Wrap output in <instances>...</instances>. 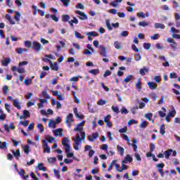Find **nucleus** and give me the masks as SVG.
<instances>
[{"instance_id":"nucleus-51","label":"nucleus","mask_w":180,"mask_h":180,"mask_svg":"<svg viewBox=\"0 0 180 180\" xmlns=\"http://www.w3.org/2000/svg\"><path fill=\"white\" fill-rule=\"evenodd\" d=\"M97 105L100 106H103V105H106V101L101 99L97 102Z\"/></svg>"},{"instance_id":"nucleus-48","label":"nucleus","mask_w":180,"mask_h":180,"mask_svg":"<svg viewBox=\"0 0 180 180\" xmlns=\"http://www.w3.org/2000/svg\"><path fill=\"white\" fill-rule=\"evenodd\" d=\"M75 36L77 39H84V35H81V34L77 31H75Z\"/></svg>"},{"instance_id":"nucleus-2","label":"nucleus","mask_w":180,"mask_h":180,"mask_svg":"<svg viewBox=\"0 0 180 180\" xmlns=\"http://www.w3.org/2000/svg\"><path fill=\"white\" fill-rule=\"evenodd\" d=\"M72 140L75 142V143H73V148L78 151V150H79V144H81V141H82V138H81V135H79V134H77L76 137H72Z\"/></svg>"},{"instance_id":"nucleus-54","label":"nucleus","mask_w":180,"mask_h":180,"mask_svg":"<svg viewBox=\"0 0 180 180\" xmlns=\"http://www.w3.org/2000/svg\"><path fill=\"white\" fill-rule=\"evenodd\" d=\"M109 75H112V72L109 70H107L103 74V77L106 78V77H109Z\"/></svg>"},{"instance_id":"nucleus-30","label":"nucleus","mask_w":180,"mask_h":180,"mask_svg":"<svg viewBox=\"0 0 180 180\" xmlns=\"http://www.w3.org/2000/svg\"><path fill=\"white\" fill-rule=\"evenodd\" d=\"M124 164H126V162H122L121 168L117 169L118 172H123L124 169H127V165Z\"/></svg>"},{"instance_id":"nucleus-61","label":"nucleus","mask_w":180,"mask_h":180,"mask_svg":"<svg viewBox=\"0 0 180 180\" xmlns=\"http://www.w3.org/2000/svg\"><path fill=\"white\" fill-rule=\"evenodd\" d=\"M24 84L25 85H26L27 86L30 85L32 84V79H27L24 81Z\"/></svg>"},{"instance_id":"nucleus-4","label":"nucleus","mask_w":180,"mask_h":180,"mask_svg":"<svg viewBox=\"0 0 180 180\" xmlns=\"http://www.w3.org/2000/svg\"><path fill=\"white\" fill-rule=\"evenodd\" d=\"M14 167L16 172L20 175V176L24 180H27L29 178V174L25 175V169H20V171L18 169V165L15 164Z\"/></svg>"},{"instance_id":"nucleus-55","label":"nucleus","mask_w":180,"mask_h":180,"mask_svg":"<svg viewBox=\"0 0 180 180\" xmlns=\"http://www.w3.org/2000/svg\"><path fill=\"white\" fill-rule=\"evenodd\" d=\"M143 47H144V49H146V50H150V49H151V44L144 43L143 44Z\"/></svg>"},{"instance_id":"nucleus-60","label":"nucleus","mask_w":180,"mask_h":180,"mask_svg":"<svg viewBox=\"0 0 180 180\" xmlns=\"http://www.w3.org/2000/svg\"><path fill=\"white\" fill-rule=\"evenodd\" d=\"M76 8L77 9H85V6L81 3L77 4Z\"/></svg>"},{"instance_id":"nucleus-62","label":"nucleus","mask_w":180,"mask_h":180,"mask_svg":"<svg viewBox=\"0 0 180 180\" xmlns=\"http://www.w3.org/2000/svg\"><path fill=\"white\" fill-rule=\"evenodd\" d=\"M145 117H146V119H148V120H151L152 117H153V113H147L145 115Z\"/></svg>"},{"instance_id":"nucleus-53","label":"nucleus","mask_w":180,"mask_h":180,"mask_svg":"<svg viewBox=\"0 0 180 180\" xmlns=\"http://www.w3.org/2000/svg\"><path fill=\"white\" fill-rule=\"evenodd\" d=\"M56 161H57L56 158H48V162H49V164H54V162H56Z\"/></svg>"},{"instance_id":"nucleus-3","label":"nucleus","mask_w":180,"mask_h":180,"mask_svg":"<svg viewBox=\"0 0 180 180\" xmlns=\"http://www.w3.org/2000/svg\"><path fill=\"white\" fill-rule=\"evenodd\" d=\"M70 139L67 137H64L62 140V144L65 148V153H71V146H70Z\"/></svg>"},{"instance_id":"nucleus-22","label":"nucleus","mask_w":180,"mask_h":180,"mask_svg":"<svg viewBox=\"0 0 180 180\" xmlns=\"http://www.w3.org/2000/svg\"><path fill=\"white\" fill-rule=\"evenodd\" d=\"M9 63H11V58H7L1 61V64L4 67H8Z\"/></svg>"},{"instance_id":"nucleus-43","label":"nucleus","mask_w":180,"mask_h":180,"mask_svg":"<svg viewBox=\"0 0 180 180\" xmlns=\"http://www.w3.org/2000/svg\"><path fill=\"white\" fill-rule=\"evenodd\" d=\"M37 127L39 130V133H44V127L41 124H38Z\"/></svg>"},{"instance_id":"nucleus-44","label":"nucleus","mask_w":180,"mask_h":180,"mask_svg":"<svg viewBox=\"0 0 180 180\" xmlns=\"http://www.w3.org/2000/svg\"><path fill=\"white\" fill-rule=\"evenodd\" d=\"M74 113H75V116L77 117H78L79 119H84V115H79L78 114V110H77V108H74Z\"/></svg>"},{"instance_id":"nucleus-15","label":"nucleus","mask_w":180,"mask_h":180,"mask_svg":"<svg viewBox=\"0 0 180 180\" xmlns=\"http://www.w3.org/2000/svg\"><path fill=\"white\" fill-rule=\"evenodd\" d=\"M110 117H112L110 115L104 117V122L105 123H106L108 127H112V122H110Z\"/></svg>"},{"instance_id":"nucleus-47","label":"nucleus","mask_w":180,"mask_h":180,"mask_svg":"<svg viewBox=\"0 0 180 180\" xmlns=\"http://www.w3.org/2000/svg\"><path fill=\"white\" fill-rule=\"evenodd\" d=\"M42 95H43V98H45V99H51V96H50V95H49L47 91H43Z\"/></svg>"},{"instance_id":"nucleus-34","label":"nucleus","mask_w":180,"mask_h":180,"mask_svg":"<svg viewBox=\"0 0 180 180\" xmlns=\"http://www.w3.org/2000/svg\"><path fill=\"white\" fill-rule=\"evenodd\" d=\"M45 140H46V141H49L50 143H54V141H56V138L51 136H48Z\"/></svg>"},{"instance_id":"nucleus-63","label":"nucleus","mask_w":180,"mask_h":180,"mask_svg":"<svg viewBox=\"0 0 180 180\" xmlns=\"http://www.w3.org/2000/svg\"><path fill=\"white\" fill-rule=\"evenodd\" d=\"M51 18L54 22H58V17H57V15L53 14L51 15Z\"/></svg>"},{"instance_id":"nucleus-64","label":"nucleus","mask_w":180,"mask_h":180,"mask_svg":"<svg viewBox=\"0 0 180 180\" xmlns=\"http://www.w3.org/2000/svg\"><path fill=\"white\" fill-rule=\"evenodd\" d=\"M140 60H141V55L140 53H136L135 55V60L140 61Z\"/></svg>"},{"instance_id":"nucleus-21","label":"nucleus","mask_w":180,"mask_h":180,"mask_svg":"<svg viewBox=\"0 0 180 180\" xmlns=\"http://www.w3.org/2000/svg\"><path fill=\"white\" fill-rule=\"evenodd\" d=\"M139 72L141 75L144 76L146 74L148 73V68L143 67V68L140 69Z\"/></svg>"},{"instance_id":"nucleus-36","label":"nucleus","mask_w":180,"mask_h":180,"mask_svg":"<svg viewBox=\"0 0 180 180\" xmlns=\"http://www.w3.org/2000/svg\"><path fill=\"white\" fill-rule=\"evenodd\" d=\"M6 19L8 20V22L11 23V25H15V21L12 20V17L9 14L6 15Z\"/></svg>"},{"instance_id":"nucleus-25","label":"nucleus","mask_w":180,"mask_h":180,"mask_svg":"<svg viewBox=\"0 0 180 180\" xmlns=\"http://www.w3.org/2000/svg\"><path fill=\"white\" fill-rule=\"evenodd\" d=\"M71 16H70V15H62V22H69Z\"/></svg>"},{"instance_id":"nucleus-32","label":"nucleus","mask_w":180,"mask_h":180,"mask_svg":"<svg viewBox=\"0 0 180 180\" xmlns=\"http://www.w3.org/2000/svg\"><path fill=\"white\" fill-rule=\"evenodd\" d=\"M160 134H162V136H164V134H165V124H162L160 125Z\"/></svg>"},{"instance_id":"nucleus-8","label":"nucleus","mask_w":180,"mask_h":180,"mask_svg":"<svg viewBox=\"0 0 180 180\" xmlns=\"http://www.w3.org/2000/svg\"><path fill=\"white\" fill-rule=\"evenodd\" d=\"M42 147L44 148V153H47L48 154H50L51 153V149L50 147L49 146V143H47V141L46 139H44L42 141Z\"/></svg>"},{"instance_id":"nucleus-31","label":"nucleus","mask_w":180,"mask_h":180,"mask_svg":"<svg viewBox=\"0 0 180 180\" xmlns=\"http://www.w3.org/2000/svg\"><path fill=\"white\" fill-rule=\"evenodd\" d=\"M13 106H15V108H17V109H22V107L20 106V103H19V101H18V100H13Z\"/></svg>"},{"instance_id":"nucleus-19","label":"nucleus","mask_w":180,"mask_h":180,"mask_svg":"<svg viewBox=\"0 0 180 180\" xmlns=\"http://www.w3.org/2000/svg\"><path fill=\"white\" fill-rule=\"evenodd\" d=\"M172 151H174V150L169 149L164 152V155L166 160H169V157L171 156V153H172Z\"/></svg>"},{"instance_id":"nucleus-56","label":"nucleus","mask_w":180,"mask_h":180,"mask_svg":"<svg viewBox=\"0 0 180 180\" xmlns=\"http://www.w3.org/2000/svg\"><path fill=\"white\" fill-rule=\"evenodd\" d=\"M121 113L122 115H127L129 113V110L126 108V107H122L121 109Z\"/></svg>"},{"instance_id":"nucleus-17","label":"nucleus","mask_w":180,"mask_h":180,"mask_svg":"<svg viewBox=\"0 0 180 180\" xmlns=\"http://www.w3.org/2000/svg\"><path fill=\"white\" fill-rule=\"evenodd\" d=\"M86 36H87L88 40H92V39L91 37H96L98 36V32H96L95 31L87 32Z\"/></svg>"},{"instance_id":"nucleus-50","label":"nucleus","mask_w":180,"mask_h":180,"mask_svg":"<svg viewBox=\"0 0 180 180\" xmlns=\"http://www.w3.org/2000/svg\"><path fill=\"white\" fill-rule=\"evenodd\" d=\"M23 116L24 117H30V112L27 110H24Z\"/></svg>"},{"instance_id":"nucleus-5","label":"nucleus","mask_w":180,"mask_h":180,"mask_svg":"<svg viewBox=\"0 0 180 180\" xmlns=\"http://www.w3.org/2000/svg\"><path fill=\"white\" fill-rule=\"evenodd\" d=\"M98 54H100L101 57H108V49H106L103 45H100Z\"/></svg>"},{"instance_id":"nucleus-57","label":"nucleus","mask_w":180,"mask_h":180,"mask_svg":"<svg viewBox=\"0 0 180 180\" xmlns=\"http://www.w3.org/2000/svg\"><path fill=\"white\" fill-rule=\"evenodd\" d=\"M105 23L108 30H112V29H113L110 25V21H109V20H106Z\"/></svg>"},{"instance_id":"nucleus-27","label":"nucleus","mask_w":180,"mask_h":180,"mask_svg":"<svg viewBox=\"0 0 180 180\" xmlns=\"http://www.w3.org/2000/svg\"><path fill=\"white\" fill-rule=\"evenodd\" d=\"M57 123L56 122V121L53 120H49V127H53V129H56V126Z\"/></svg>"},{"instance_id":"nucleus-28","label":"nucleus","mask_w":180,"mask_h":180,"mask_svg":"<svg viewBox=\"0 0 180 180\" xmlns=\"http://www.w3.org/2000/svg\"><path fill=\"white\" fill-rule=\"evenodd\" d=\"M136 143H137V139H134L132 140V147H133V148H134V153H136V152H137V148H138V147H137Z\"/></svg>"},{"instance_id":"nucleus-14","label":"nucleus","mask_w":180,"mask_h":180,"mask_svg":"<svg viewBox=\"0 0 180 180\" xmlns=\"http://www.w3.org/2000/svg\"><path fill=\"white\" fill-rule=\"evenodd\" d=\"M11 153H13V155H14L15 160L19 161V158H20V150L17 149L16 151H15V150H11Z\"/></svg>"},{"instance_id":"nucleus-26","label":"nucleus","mask_w":180,"mask_h":180,"mask_svg":"<svg viewBox=\"0 0 180 180\" xmlns=\"http://www.w3.org/2000/svg\"><path fill=\"white\" fill-rule=\"evenodd\" d=\"M22 150L25 154H29L30 153V146L29 145H25L22 146Z\"/></svg>"},{"instance_id":"nucleus-23","label":"nucleus","mask_w":180,"mask_h":180,"mask_svg":"<svg viewBox=\"0 0 180 180\" xmlns=\"http://www.w3.org/2000/svg\"><path fill=\"white\" fill-rule=\"evenodd\" d=\"M155 29H165V25L164 24L156 22L154 25Z\"/></svg>"},{"instance_id":"nucleus-45","label":"nucleus","mask_w":180,"mask_h":180,"mask_svg":"<svg viewBox=\"0 0 180 180\" xmlns=\"http://www.w3.org/2000/svg\"><path fill=\"white\" fill-rule=\"evenodd\" d=\"M24 44L25 47H27V49H32V41H25L24 42Z\"/></svg>"},{"instance_id":"nucleus-1","label":"nucleus","mask_w":180,"mask_h":180,"mask_svg":"<svg viewBox=\"0 0 180 180\" xmlns=\"http://www.w3.org/2000/svg\"><path fill=\"white\" fill-rule=\"evenodd\" d=\"M84 124H85V121H82L77 125V127L74 129V131H80V136H82V140H85L86 134L85 132L82 131L84 130Z\"/></svg>"},{"instance_id":"nucleus-39","label":"nucleus","mask_w":180,"mask_h":180,"mask_svg":"<svg viewBox=\"0 0 180 180\" xmlns=\"http://www.w3.org/2000/svg\"><path fill=\"white\" fill-rule=\"evenodd\" d=\"M114 46L117 50H120L122 49V45H120V42L118 41L114 42Z\"/></svg>"},{"instance_id":"nucleus-46","label":"nucleus","mask_w":180,"mask_h":180,"mask_svg":"<svg viewBox=\"0 0 180 180\" xmlns=\"http://www.w3.org/2000/svg\"><path fill=\"white\" fill-rule=\"evenodd\" d=\"M148 126V122H147V121H143L140 124V127H141V129H146V127Z\"/></svg>"},{"instance_id":"nucleus-7","label":"nucleus","mask_w":180,"mask_h":180,"mask_svg":"<svg viewBox=\"0 0 180 180\" xmlns=\"http://www.w3.org/2000/svg\"><path fill=\"white\" fill-rule=\"evenodd\" d=\"M11 71L13 72V75H16V74H15V71H17L19 74H25V72H26L25 68H18L16 66H13L11 68Z\"/></svg>"},{"instance_id":"nucleus-6","label":"nucleus","mask_w":180,"mask_h":180,"mask_svg":"<svg viewBox=\"0 0 180 180\" xmlns=\"http://www.w3.org/2000/svg\"><path fill=\"white\" fill-rule=\"evenodd\" d=\"M167 43H170L171 49H172L174 51H176L178 49V44L176 43L174 38H167Z\"/></svg>"},{"instance_id":"nucleus-58","label":"nucleus","mask_w":180,"mask_h":180,"mask_svg":"<svg viewBox=\"0 0 180 180\" xmlns=\"http://www.w3.org/2000/svg\"><path fill=\"white\" fill-rule=\"evenodd\" d=\"M110 6H113V8H117L119 6V4H117V2L114 0L112 2L110 3Z\"/></svg>"},{"instance_id":"nucleus-42","label":"nucleus","mask_w":180,"mask_h":180,"mask_svg":"<svg viewBox=\"0 0 180 180\" xmlns=\"http://www.w3.org/2000/svg\"><path fill=\"white\" fill-rule=\"evenodd\" d=\"M72 94L73 95L75 103H79V99L77 98V93L75 91H72Z\"/></svg>"},{"instance_id":"nucleus-29","label":"nucleus","mask_w":180,"mask_h":180,"mask_svg":"<svg viewBox=\"0 0 180 180\" xmlns=\"http://www.w3.org/2000/svg\"><path fill=\"white\" fill-rule=\"evenodd\" d=\"M148 85L150 89H157V84H155L153 82H149L148 83Z\"/></svg>"},{"instance_id":"nucleus-59","label":"nucleus","mask_w":180,"mask_h":180,"mask_svg":"<svg viewBox=\"0 0 180 180\" xmlns=\"http://www.w3.org/2000/svg\"><path fill=\"white\" fill-rule=\"evenodd\" d=\"M136 89H141V82L140 79H139L138 82L136 84Z\"/></svg>"},{"instance_id":"nucleus-40","label":"nucleus","mask_w":180,"mask_h":180,"mask_svg":"<svg viewBox=\"0 0 180 180\" xmlns=\"http://www.w3.org/2000/svg\"><path fill=\"white\" fill-rule=\"evenodd\" d=\"M111 109L112 110V112H115V113H120V110H119V107L118 106H115V105H112L111 107Z\"/></svg>"},{"instance_id":"nucleus-13","label":"nucleus","mask_w":180,"mask_h":180,"mask_svg":"<svg viewBox=\"0 0 180 180\" xmlns=\"http://www.w3.org/2000/svg\"><path fill=\"white\" fill-rule=\"evenodd\" d=\"M99 139V134L98 132L93 133L91 136H88L89 141H95V140Z\"/></svg>"},{"instance_id":"nucleus-12","label":"nucleus","mask_w":180,"mask_h":180,"mask_svg":"<svg viewBox=\"0 0 180 180\" xmlns=\"http://www.w3.org/2000/svg\"><path fill=\"white\" fill-rule=\"evenodd\" d=\"M46 60L49 62L52 71H58V63H57V62H55L54 64H53V62L51 60L46 59Z\"/></svg>"},{"instance_id":"nucleus-37","label":"nucleus","mask_w":180,"mask_h":180,"mask_svg":"<svg viewBox=\"0 0 180 180\" xmlns=\"http://www.w3.org/2000/svg\"><path fill=\"white\" fill-rule=\"evenodd\" d=\"M131 79H133V75H129L127 76L126 78L124 79V82H125V84H127V82H130Z\"/></svg>"},{"instance_id":"nucleus-24","label":"nucleus","mask_w":180,"mask_h":180,"mask_svg":"<svg viewBox=\"0 0 180 180\" xmlns=\"http://www.w3.org/2000/svg\"><path fill=\"white\" fill-rule=\"evenodd\" d=\"M44 164L43 163L38 164L37 168L39 171H44V172L47 171V167H44Z\"/></svg>"},{"instance_id":"nucleus-38","label":"nucleus","mask_w":180,"mask_h":180,"mask_svg":"<svg viewBox=\"0 0 180 180\" xmlns=\"http://www.w3.org/2000/svg\"><path fill=\"white\" fill-rule=\"evenodd\" d=\"M7 144L8 143L6 142H2L0 141V149L1 150H4V148L8 149Z\"/></svg>"},{"instance_id":"nucleus-52","label":"nucleus","mask_w":180,"mask_h":180,"mask_svg":"<svg viewBox=\"0 0 180 180\" xmlns=\"http://www.w3.org/2000/svg\"><path fill=\"white\" fill-rule=\"evenodd\" d=\"M148 22L146 21H142L139 22V26H142V27H146V26H148Z\"/></svg>"},{"instance_id":"nucleus-16","label":"nucleus","mask_w":180,"mask_h":180,"mask_svg":"<svg viewBox=\"0 0 180 180\" xmlns=\"http://www.w3.org/2000/svg\"><path fill=\"white\" fill-rule=\"evenodd\" d=\"M53 133L54 136H56V137H58V136H60V137H63V129H57L56 130H53Z\"/></svg>"},{"instance_id":"nucleus-9","label":"nucleus","mask_w":180,"mask_h":180,"mask_svg":"<svg viewBox=\"0 0 180 180\" xmlns=\"http://www.w3.org/2000/svg\"><path fill=\"white\" fill-rule=\"evenodd\" d=\"M33 46L32 49L35 51H37L39 53V51H41V44L39 41H33L32 42Z\"/></svg>"},{"instance_id":"nucleus-10","label":"nucleus","mask_w":180,"mask_h":180,"mask_svg":"<svg viewBox=\"0 0 180 180\" xmlns=\"http://www.w3.org/2000/svg\"><path fill=\"white\" fill-rule=\"evenodd\" d=\"M74 117V115L72 113H70L66 117V121L65 123L68 124L69 127H71V124L74 122V120L72 119Z\"/></svg>"},{"instance_id":"nucleus-41","label":"nucleus","mask_w":180,"mask_h":180,"mask_svg":"<svg viewBox=\"0 0 180 180\" xmlns=\"http://www.w3.org/2000/svg\"><path fill=\"white\" fill-rule=\"evenodd\" d=\"M60 2H62L64 5V6H65V8H67V6H68L70 5V4L71 3V0H60Z\"/></svg>"},{"instance_id":"nucleus-20","label":"nucleus","mask_w":180,"mask_h":180,"mask_svg":"<svg viewBox=\"0 0 180 180\" xmlns=\"http://www.w3.org/2000/svg\"><path fill=\"white\" fill-rule=\"evenodd\" d=\"M117 150L118 153H120V154L122 157H123V155H124V147H122L118 145L117 146Z\"/></svg>"},{"instance_id":"nucleus-33","label":"nucleus","mask_w":180,"mask_h":180,"mask_svg":"<svg viewBox=\"0 0 180 180\" xmlns=\"http://www.w3.org/2000/svg\"><path fill=\"white\" fill-rule=\"evenodd\" d=\"M89 74H92L93 75H96L98 74H100V71L99 69H93V70H90L89 71Z\"/></svg>"},{"instance_id":"nucleus-11","label":"nucleus","mask_w":180,"mask_h":180,"mask_svg":"<svg viewBox=\"0 0 180 180\" xmlns=\"http://www.w3.org/2000/svg\"><path fill=\"white\" fill-rule=\"evenodd\" d=\"M76 14L79 15L78 18L80 20H86L88 19V15L85 13H82L81 11H76Z\"/></svg>"},{"instance_id":"nucleus-35","label":"nucleus","mask_w":180,"mask_h":180,"mask_svg":"<svg viewBox=\"0 0 180 180\" xmlns=\"http://www.w3.org/2000/svg\"><path fill=\"white\" fill-rule=\"evenodd\" d=\"M20 12L19 11H15V15L14 16V19L17 21L19 22L20 20Z\"/></svg>"},{"instance_id":"nucleus-49","label":"nucleus","mask_w":180,"mask_h":180,"mask_svg":"<svg viewBox=\"0 0 180 180\" xmlns=\"http://www.w3.org/2000/svg\"><path fill=\"white\" fill-rule=\"evenodd\" d=\"M167 115L170 117H174L175 116V115H176V111L175 110V109H174L173 110L169 112V113Z\"/></svg>"},{"instance_id":"nucleus-18","label":"nucleus","mask_w":180,"mask_h":180,"mask_svg":"<svg viewBox=\"0 0 180 180\" xmlns=\"http://www.w3.org/2000/svg\"><path fill=\"white\" fill-rule=\"evenodd\" d=\"M133 162V158L130 155H127L124 160H122V163L125 162L126 164H127V162Z\"/></svg>"}]
</instances>
